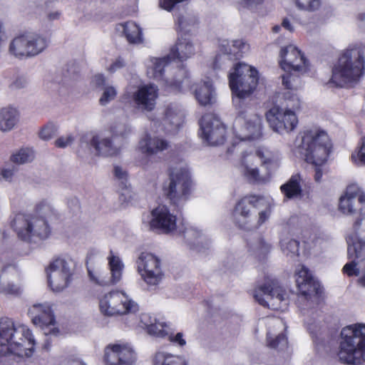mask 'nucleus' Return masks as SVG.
I'll return each mask as SVG.
<instances>
[{"label": "nucleus", "mask_w": 365, "mask_h": 365, "mask_svg": "<svg viewBox=\"0 0 365 365\" xmlns=\"http://www.w3.org/2000/svg\"><path fill=\"white\" fill-rule=\"evenodd\" d=\"M196 48L188 37H179L175 45L171 48L169 56L172 60L178 59L184 61L195 55Z\"/></svg>", "instance_id": "nucleus-32"}, {"label": "nucleus", "mask_w": 365, "mask_h": 365, "mask_svg": "<svg viewBox=\"0 0 365 365\" xmlns=\"http://www.w3.org/2000/svg\"><path fill=\"white\" fill-rule=\"evenodd\" d=\"M47 47L46 39L35 33H26L15 36L9 43V52L22 59L41 53Z\"/></svg>", "instance_id": "nucleus-15"}, {"label": "nucleus", "mask_w": 365, "mask_h": 365, "mask_svg": "<svg viewBox=\"0 0 365 365\" xmlns=\"http://www.w3.org/2000/svg\"><path fill=\"white\" fill-rule=\"evenodd\" d=\"M182 2L178 0H159V4L161 8L166 11H171L175 4Z\"/></svg>", "instance_id": "nucleus-57"}, {"label": "nucleus", "mask_w": 365, "mask_h": 365, "mask_svg": "<svg viewBox=\"0 0 365 365\" xmlns=\"http://www.w3.org/2000/svg\"><path fill=\"white\" fill-rule=\"evenodd\" d=\"M19 272L14 264L4 266L0 274V291L4 294L16 295L20 293L21 287L17 284Z\"/></svg>", "instance_id": "nucleus-28"}, {"label": "nucleus", "mask_w": 365, "mask_h": 365, "mask_svg": "<svg viewBox=\"0 0 365 365\" xmlns=\"http://www.w3.org/2000/svg\"><path fill=\"white\" fill-rule=\"evenodd\" d=\"M268 324L269 325H273L274 327H277L279 329L284 330L286 329L285 325L282 319L275 318L269 319Z\"/></svg>", "instance_id": "nucleus-61"}, {"label": "nucleus", "mask_w": 365, "mask_h": 365, "mask_svg": "<svg viewBox=\"0 0 365 365\" xmlns=\"http://www.w3.org/2000/svg\"><path fill=\"white\" fill-rule=\"evenodd\" d=\"M331 149L328 134L319 128H312L302 133L300 144L295 145L292 150L295 155H299L307 163L316 166L314 180L319 182L323 175L320 166L327 162Z\"/></svg>", "instance_id": "nucleus-3"}, {"label": "nucleus", "mask_w": 365, "mask_h": 365, "mask_svg": "<svg viewBox=\"0 0 365 365\" xmlns=\"http://www.w3.org/2000/svg\"><path fill=\"white\" fill-rule=\"evenodd\" d=\"M125 37L130 44L138 45L144 41L143 30L138 24L134 21H127L119 24L116 28Z\"/></svg>", "instance_id": "nucleus-35"}, {"label": "nucleus", "mask_w": 365, "mask_h": 365, "mask_svg": "<svg viewBox=\"0 0 365 365\" xmlns=\"http://www.w3.org/2000/svg\"><path fill=\"white\" fill-rule=\"evenodd\" d=\"M296 284L300 294L309 299L317 297L321 292L320 284L312 276V272L304 265H299L295 273Z\"/></svg>", "instance_id": "nucleus-25"}, {"label": "nucleus", "mask_w": 365, "mask_h": 365, "mask_svg": "<svg viewBox=\"0 0 365 365\" xmlns=\"http://www.w3.org/2000/svg\"><path fill=\"white\" fill-rule=\"evenodd\" d=\"M91 83H92V84H93L94 86H96L97 87H100V86L104 87L105 86H106V78L104 77V76L103 74H100V73L96 74L93 77V78L91 80Z\"/></svg>", "instance_id": "nucleus-59"}, {"label": "nucleus", "mask_w": 365, "mask_h": 365, "mask_svg": "<svg viewBox=\"0 0 365 365\" xmlns=\"http://www.w3.org/2000/svg\"><path fill=\"white\" fill-rule=\"evenodd\" d=\"M1 177L6 181H10L14 175V170L11 168H3L1 171Z\"/></svg>", "instance_id": "nucleus-62"}, {"label": "nucleus", "mask_w": 365, "mask_h": 365, "mask_svg": "<svg viewBox=\"0 0 365 365\" xmlns=\"http://www.w3.org/2000/svg\"><path fill=\"white\" fill-rule=\"evenodd\" d=\"M279 63L286 73L282 76L283 85L289 90L301 86L300 74L309 70V63L304 54L293 44L281 48Z\"/></svg>", "instance_id": "nucleus-9"}, {"label": "nucleus", "mask_w": 365, "mask_h": 365, "mask_svg": "<svg viewBox=\"0 0 365 365\" xmlns=\"http://www.w3.org/2000/svg\"><path fill=\"white\" fill-rule=\"evenodd\" d=\"M192 182L187 165L180 162L170 168L169 179L164 182V194L174 204L187 199L190 194Z\"/></svg>", "instance_id": "nucleus-10"}, {"label": "nucleus", "mask_w": 365, "mask_h": 365, "mask_svg": "<svg viewBox=\"0 0 365 365\" xmlns=\"http://www.w3.org/2000/svg\"><path fill=\"white\" fill-rule=\"evenodd\" d=\"M282 26L290 32H293L294 31V28L288 18H284L282 20Z\"/></svg>", "instance_id": "nucleus-64"}, {"label": "nucleus", "mask_w": 365, "mask_h": 365, "mask_svg": "<svg viewBox=\"0 0 365 365\" xmlns=\"http://www.w3.org/2000/svg\"><path fill=\"white\" fill-rule=\"evenodd\" d=\"M185 243L191 249H198L207 239L203 230L196 225H188L183 231Z\"/></svg>", "instance_id": "nucleus-36"}, {"label": "nucleus", "mask_w": 365, "mask_h": 365, "mask_svg": "<svg viewBox=\"0 0 365 365\" xmlns=\"http://www.w3.org/2000/svg\"><path fill=\"white\" fill-rule=\"evenodd\" d=\"M347 255L351 262L344 264L342 272L349 277H357L359 285L365 287V212L359 209V217L355 220L346 235Z\"/></svg>", "instance_id": "nucleus-5"}, {"label": "nucleus", "mask_w": 365, "mask_h": 365, "mask_svg": "<svg viewBox=\"0 0 365 365\" xmlns=\"http://www.w3.org/2000/svg\"><path fill=\"white\" fill-rule=\"evenodd\" d=\"M108 259L111 273L110 279H105L100 273L96 272L90 269H88L90 279L101 286L115 284L118 283L122 277L124 265L120 259L110 252Z\"/></svg>", "instance_id": "nucleus-27"}, {"label": "nucleus", "mask_w": 365, "mask_h": 365, "mask_svg": "<svg viewBox=\"0 0 365 365\" xmlns=\"http://www.w3.org/2000/svg\"><path fill=\"white\" fill-rule=\"evenodd\" d=\"M142 223L150 230L170 234L177 229V216L167 206L159 205L143 213Z\"/></svg>", "instance_id": "nucleus-17"}, {"label": "nucleus", "mask_w": 365, "mask_h": 365, "mask_svg": "<svg viewBox=\"0 0 365 365\" xmlns=\"http://www.w3.org/2000/svg\"><path fill=\"white\" fill-rule=\"evenodd\" d=\"M303 178L297 173L291 175L288 180L282 184L279 189L284 200H292L301 197L302 195Z\"/></svg>", "instance_id": "nucleus-34"}, {"label": "nucleus", "mask_w": 365, "mask_h": 365, "mask_svg": "<svg viewBox=\"0 0 365 365\" xmlns=\"http://www.w3.org/2000/svg\"><path fill=\"white\" fill-rule=\"evenodd\" d=\"M158 97L159 88L154 83H148L139 86L129 84L121 96V101L143 113H147L155 108Z\"/></svg>", "instance_id": "nucleus-12"}, {"label": "nucleus", "mask_w": 365, "mask_h": 365, "mask_svg": "<svg viewBox=\"0 0 365 365\" xmlns=\"http://www.w3.org/2000/svg\"><path fill=\"white\" fill-rule=\"evenodd\" d=\"M152 364L153 365H189L184 356L164 351H158L154 354Z\"/></svg>", "instance_id": "nucleus-40"}, {"label": "nucleus", "mask_w": 365, "mask_h": 365, "mask_svg": "<svg viewBox=\"0 0 365 365\" xmlns=\"http://www.w3.org/2000/svg\"><path fill=\"white\" fill-rule=\"evenodd\" d=\"M34 152L29 148H21L15 150L10 156V160L17 165L29 163L34 159Z\"/></svg>", "instance_id": "nucleus-43"}, {"label": "nucleus", "mask_w": 365, "mask_h": 365, "mask_svg": "<svg viewBox=\"0 0 365 365\" xmlns=\"http://www.w3.org/2000/svg\"><path fill=\"white\" fill-rule=\"evenodd\" d=\"M364 68L365 46L349 48L334 66L329 83L336 87L354 86L363 77Z\"/></svg>", "instance_id": "nucleus-6"}, {"label": "nucleus", "mask_w": 365, "mask_h": 365, "mask_svg": "<svg viewBox=\"0 0 365 365\" xmlns=\"http://www.w3.org/2000/svg\"><path fill=\"white\" fill-rule=\"evenodd\" d=\"M228 79L233 103L239 110L233 124L234 133L240 141L258 140L262 134V118L242 107L243 100L250 96L257 87L258 71L255 67L240 62L231 68Z\"/></svg>", "instance_id": "nucleus-1"}, {"label": "nucleus", "mask_w": 365, "mask_h": 365, "mask_svg": "<svg viewBox=\"0 0 365 365\" xmlns=\"http://www.w3.org/2000/svg\"><path fill=\"white\" fill-rule=\"evenodd\" d=\"M165 336L168 337L169 341L173 344L179 346H184L186 344V340L184 338V334L182 332L177 334L170 333V328L168 327V334Z\"/></svg>", "instance_id": "nucleus-53"}, {"label": "nucleus", "mask_w": 365, "mask_h": 365, "mask_svg": "<svg viewBox=\"0 0 365 365\" xmlns=\"http://www.w3.org/2000/svg\"><path fill=\"white\" fill-rule=\"evenodd\" d=\"M266 118L272 130L280 134L294 130L298 125L296 113L279 106L271 108L266 113Z\"/></svg>", "instance_id": "nucleus-21"}, {"label": "nucleus", "mask_w": 365, "mask_h": 365, "mask_svg": "<svg viewBox=\"0 0 365 365\" xmlns=\"http://www.w3.org/2000/svg\"><path fill=\"white\" fill-rule=\"evenodd\" d=\"M352 163L356 166H365V136L362 137L351 155Z\"/></svg>", "instance_id": "nucleus-46"}, {"label": "nucleus", "mask_w": 365, "mask_h": 365, "mask_svg": "<svg viewBox=\"0 0 365 365\" xmlns=\"http://www.w3.org/2000/svg\"><path fill=\"white\" fill-rule=\"evenodd\" d=\"M301 107V100L296 93L288 91L283 94V102L280 108L290 109L295 113Z\"/></svg>", "instance_id": "nucleus-45"}, {"label": "nucleus", "mask_w": 365, "mask_h": 365, "mask_svg": "<svg viewBox=\"0 0 365 365\" xmlns=\"http://www.w3.org/2000/svg\"><path fill=\"white\" fill-rule=\"evenodd\" d=\"M169 147V143L158 136H152L146 133L138 143L139 150L147 155H155L160 152L167 150Z\"/></svg>", "instance_id": "nucleus-33"}, {"label": "nucleus", "mask_w": 365, "mask_h": 365, "mask_svg": "<svg viewBox=\"0 0 365 365\" xmlns=\"http://www.w3.org/2000/svg\"><path fill=\"white\" fill-rule=\"evenodd\" d=\"M175 17L178 29L180 32L187 33L194 29L197 24L196 16L187 11H183L182 14L175 13Z\"/></svg>", "instance_id": "nucleus-42"}, {"label": "nucleus", "mask_w": 365, "mask_h": 365, "mask_svg": "<svg viewBox=\"0 0 365 365\" xmlns=\"http://www.w3.org/2000/svg\"><path fill=\"white\" fill-rule=\"evenodd\" d=\"M19 110L13 107L3 108L0 110V130L9 132L19 122Z\"/></svg>", "instance_id": "nucleus-39"}, {"label": "nucleus", "mask_w": 365, "mask_h": 365, "mask_svg": "<svg viewBox=\"0 0 365 365\" xmlns=\"http://www.w3.org/2000/svg\"><path fill=\"white\" fill-rule=\"evenodd\" d=\"M103 92L99 98L101 106H105L113 101L118 94L117 88L110 85H106L102 88Z\"/></svg>", "instance_id": "nucleus-47"}, {"label": "nucleus", "mask_w": 365, "mask_h": 365, "mask_svg": "<svg viewBox=\"0 0 365 365\" xmlns=\"http://www.w3.org/2000/svg\"><path fill=\"white\" fill-rule=\"evenodd\" d=\"M318 314H314V316H308L305 319V324L311 335L317 334V331L320 329V320L317 319Z\"/></svg>", "instance_id": "nucleus-50"}, {"label": "nucleus", "mask_w": 365, "mask_h": 365, "mask_svg": "<svg viewBox=\"0 0 365 365\" xmlns=\"http://www.w3.org/2000/svg\"><path fill=\"white\" fill-rule=\"evenodd\" d=\"M138 273L149 286L158 285L164 277L160 259L149 252H142L136 260Z\"/></svg>", "instance_id": "nucleus-19"}, {"label": "nucleus", "mask_w": 365, "mask_h": 365, "mask_svg": "<svg viewBox=\"0 0 365 365\" xmlns=\"http://www.w3.org/2000/svg\"><path fill=\"white\" fill-rule=\"evenodd\" d=\"M169 55L161 58L150 56L145 59L144 63L147 76L157 81H164L166 86L173 91H182V84L187 81L188 71L185 68H180L173 78H164L165 67L170 62Z\"/></svg>", "instance_id": "nucleus-13"}, {"label": "nucleus", "mask_w": 365, "mask_h": 365, "mask_svg": "<svg viewBox=\"0 0 365 365\" xmlns=\"http://www.w3.org/2000/svg\"><path fill=\"white\" fill-rule=\"evenodd\" d=\"M114 175L118 180L120 181L122 185L126 184L128 174L122 167L118 165H115L114 167Z\"/></svg>", "instance_id": "nucleus-56"}, {"label": "nucleus", "mask_w": 365, "mask_h": 365, "mask_svg": "<svg viewBox=\"0 0 365 365\" xmlns=\"http://www.w3.org/2000/svg\"><path fill=\"white\" fill-rule=\"evenodd\" d=\"M253 296L259 304L272 309L284 310L288 304L287 293L276 280H269L257 287Z\"/></svg>", "instance_id": "nucleus-16"}, {"label": "nucleus", "mask_w": 365, "mask_h": 365, "mask_svg": "<svg viewBox=\"0 0 365 365\" xmlns=\"http://www.w3.org/2000/svg\"><path fill=\"white\" fill-rule=\"evenodd\" d=\"M162 121L150 117L152 127L156 132L163 130L168 134H175L184 123L185 113L182 106L172 103L167 105L162 112Z\"/></svg>", "instance_id": "nucleus-18"}, {"label": "nucleus", "mask_w": 365, "mask_h": 365, "mask_svg": "<svg viewBox=\"0 0 365 365\" xmlns=\"http://www.w3.org/2000/svg\"><path fill=\"white\" fill-rule=\"evenodd\" d=\"M58 127L53 123L45 125L39 132V137L44 140L51 139L57 132Z\"/></svg>", "instance_id": "nucleus-51"}, {"label": "nucleus", "mask_w": 365, "mask_h": 365, "mask_svg": "<svg viewBox=\"0 0 365 365\" xmlns=\"http://www.w3.org/2000/svg\"><path fill=\"white\" fill-rule=\"evenodd\" d=\"M136 354L132 345L125 341L108 344L104 349L106 365H133Z\"/></svg>", "instance_id": "nucleus-22"}, {"label": "nucleus", "mask_w": 365, "mask_h": 365, "mask_svg": "<svg viewBox=\"0 0 365 365\" xmlns=\"http://www.w3.org/2000/svg\"><path fill=\"white\" fill-rule=\"evenodd\" d=\"M356 24L358 28L365 33V11L359 13L356 16Z\"/></svg>", "instance_id": "nucleus-60"}, {"label": "nucleus", "mask_w": 365, "mask_h": 365, "mask_svg": "<svg viewBox=\"0 0 365 365\" xmlns=\"http://www.w3.org/2000/svg\"><path fill=\"white\" fill-rule=\"evenodd\" d=\"M74 263L71 259L58 257L53 260L46 269L48 284L54 292L66 289L73 280Z\"/></svg>", "instance_id": "nucleus-14"}, {"label": "nucleus", "mask_w": 365, "mask_h": 365, "mask_svg": "<svg viewBox=\"0 0 365 365\" xmlns=\"http://www.w3.org/2000/svg\"><path fill=\"white\" fill-rule=\"evenodd\" d=\"M240 150L241 155V170L244 176L252 182H262L265 181V178L259 173V170L255 165V155L252 152L244 150L242 144L234 145L232 148H229L228 152L232 153L233 150Z\"/></svg>", "instance_id": "nucleus-26"}, {"label": "nucleus", "mask_w": 365, "mask_h": 365, "mask_svg": "<svg viewBox=\"0 0 365 365\" xmlns=\"http://www.w3.org/2000/svg\"><path fill=\"white\" fill-rule=\"evenodd\" d=\"M275 202L270 195H246L236 203L232 217L240 228H258L271 217Z\"/></svg>", "instance_id": "nucleus-4"}, {"label": "nucleus", "mask_w": 365, "mask_h": 365, "mask_svg": "<svg viewBox=\"0 0 365 365\" xmlns=\"http://www.w3.org/2000/svg\"><path fill=\"white\" fill-rule=\"evenodd\" d=\"M58 217V212L47 200L40 201L36 206L34 214L19 213L14 217L12 226L22 240L34 242L46 239L51 232L48 221Z\"/></svg>", "instance_id": "nucleus-2"}, {"label": "nucleus", "mask_w": 365, "mask_h": 365, "mask_svg": "<svg viewBox=\"0 0 365 365\" xmlns=\"http://www.w3.org/2000/svg\"><path fill=\"white\" fill-rule=\"evenodd\" d=\"M207 80L194 83L192 91L197 103L203 106L213 104L216 101V93L210 77Z\"/></svg>", "instance_id": "nucleus-30"}, {"label": "nucleus", "mask_w": 365, "mask_h": 365, "mask_svg": "<svg viewBox=\"0 0 365 365\" xmlns=\"http://www.w3.org/2000/svg\"><path fill=\"white\" fill-rule=\"evenodd\" d=\"M267 344L271 348L284 350L287 347V339L286 336L282 333L276 334L274 330L270 328L267 331Z\"/></svg>", "instance_id": "nucleus-44"}, {"label": "nucleus", "mask_w": 365, "mask_h": 365, "mask_svg": "<svg viewBox=\"0 0 365 365\" xmlns=\"http://www.w3.org/2000/svg\"><path fill=\"white\" fill-rule=\"evenodd\" d=\"M279 245L282 253L291 259L299 255V242L289 233L282 235Z\"/></svg>", "instance_id": "nucleus-41"}, {"label": "nucleus", "mask_w": 365, "mask_h": 365, "mask_svg": "<svg viewBox=\"0 0 365 365\" xmlns=\"http://www.w3.org/2000/svg\"><path fill=\"white\" fill-rule=\"evenodd\" d=\"M249 152H252L255 155V160H260L261 165L264 167L267 172L275 170L279 166L281 158L277 152L264 146L255 147Z\"/></svg>", "instance_id": "nucleus-31"}, {"label": "nucleus", "mask_w": 365, "mask_h": 365, "mask_svg": "<svg viewBox=\"0 0 365 365\" xmlns=\"http://www.w3.org/2000/svg\"><path fill=\"white\" fill-rule=\"evenodd\" d=\"M91 143L99 155L110 156L118 152V148L113 144L111 140L102 135H94Z\"/></svg>", "instance_id": "nucleus-38"}, {"label": "nucleus", "mask_w": 365, "mask_h": 365, "mask_svg": "<svg viewBox=\"0 0 365 365\" xmlns=\"http://www.w3.org/2000/svg\"><path fill=\"white\" fill-rule=\"evenodd\" d=\"M100 312L106 317H118L135 314L139 310L138 304L123 290H112L98 297Z\"/></svg>", "instance_id": "nucleus-11"}, {"label": "nucleus", "mask_w": 365, "mask_h": 365, "mask_svg": "<svg viewBox=\"0 0 365 365\" xmlns=\"http://www.w3.org/2000/svg\"><path fill=\"white\" fill-rule=\"evenodd\" d=\"M124 66V61L122 58H118L108 68V71L110 73H115L118 70L122 68Z\"/></svg>", "instance_id": "nucleus-58"}, {"label": "nucleus", "mask_w": 365, "mask_h": 365, "mask_svg": "<svg viewBox=\"0 0 365 365\" xmlns=\"http://www.w3.org/2000/svg\"><path fill=\"white\" fill-rule=\"evenodd\" d=\"M296 7L302 11H315L321 6V0H292Z\"/></svg>", "instance_id": "nucleus-48"}, {"label": "nucleus", "mask_w": 365, "mask_h": 365, "mask_svg": "<svg viewBox=\"0 0 365 365\" xmlns=\"http://www.w3.org/2000/svg\"><path fill=\"white\" fill-rule=\"evenodd\" d=\"M356 192L349 185L339 200V210L344 215L350 216L356 212L355 205Z\"/></svg>", "instance_id": "nucleus-37"}, {"label": "nucleus", "mask_w": 365, "mask_h": 365, "mask_svg": "<svg viewBox=\"0 0 365 365\" xmlns=\"http://www.w3.org/2000/svg\"><path fill=\"white\" fill-rule=\"evenodd\" d=\"M29 314L34 324L40 327L45 335H58L59 330L56 327L50 304H35L29 309Z\"/></svg>", "instance_id": "nucleus-24"}, {"label": "nucleus", "mask_w": 365, "mask_h": 365, "mask_svg": "<svg viewBox=\"0 0 365 365\" xmlns=\"http://www.w3.org/2000/svg\"><path fill=\"white\" fill-rule=\"evenodd\" d=\"M250 252L257 257H261L267 254L269 250L270 246L266 243L263 240H259L255 244L250 247Z\"/></svg>", "instance_id": "nucleus-49"}, {"label": "nucleus", "mask_w": 365, "mask_h": 365, "mask_svg": "<svg viewBox=\"0 0 365 365\" xmlns=\"http://www.w3.org/2000/svg\"><path fill=\"white\" fill-rule=\"evenodd\" d=\"M337 356L341 363L347 364L365 361V324H351L341 329Z\"/></svg>", "instance_id": "nucleus-8"}, {"label": "nucleus", "mask_w": 365, "mask_h": 365, "mask_svg": "<svg viewBox=\"0 0 365 365\" xmlns=\"http://www.w3.org/2000/svg\"><path fill=\"white\" fill-rule=\"evenodd\" d=\"M34 346L33 334L26 325H15L9 320L0 322V356L12 354L29 357L33 354Z\"/></svg>", "instance_id": "nucleus-7"}, {"label": "nucleus", "mask_w": 365, "mask_h": 365, "mask_svg": "<svg viewBox=\"0 0 365 365\" xmlns=\"http://www.w3.org/2000/svg\"><path fill=\"white\" fill-rule=\"evenodd\" d=\"M199 135L207 145H221L225 140L226 128L215 115L205 114L200 121Z\"/></svg>", "instance_id": "nucleus-20"}, {"label": "nucleus", "mask_w": 365, "mask_h": 365, "mask_svg": "<svg viewBox=\"0 0 365 365\" xmlns=\"http://www.w3.org/2000/svg\"><path fill=\"white\" fill-rule=\"evenodd\" d=\"M61 13L58 10H53L47 12L46 16L48 21H55L60 18Z\"/></svg>", "instance_id": "nucleus-63"}, {"label": "nucleus", "mask_w": 365, "mask_h": 365, "mask_svg": "<svg viewBox=\"0 0 365 365\" xmlns=\"http://www.w3.org/2000/svg\"><path fill=\"white\" fill-rule=\"evenodd\" d=\"M134 198V193L127 184L122 185L119 200L123 204H128Z\"/></svg>", "instance_id": "nucleus-52"}, {"label": "nucleus", "mask_w": 365, "mask_h": 365, "mask_svg": "<svg viewBox=\"0 0 365 365\" xmlns=\"http://www.w3.org/2000/svg\"><path fill=\"white\" fill-rule=\"evenodd\" d=\"M138 326L150 336L164 338L168 334V324L150 313L140 314Z\"/></svg>", "instance_id": "nucleus-29"}, {"label": "nucleus", "mask_w": 365, "mask_h": 365, "mask_svg": "<svg viewBox=\"0 0 365 365\" xmlns=\"http://www.w3.org/2000/svg\"><path fill=\"white\" fill-rule=\"evenodd\" d=\"M74 136L72 134H66L59 137L55 140V145L60 148H65L71 145L74 141Z\"/></svg>", "instance_id": "nucleus-54"}, {"label": "nucleus", "mask_w": 365, "mask_h": 365, "mask_svg": "<svg viewBox=\"0 0 365 365\" xmlns=\"http://www.w3.org/2000/svg\"><path fill=\"white\" fill-rule=\"evenodd\" d=\"M245 46V43L241 39L221 40L219 46L220 53L210 63L213 72L223 68L229 62L240 58Z\"/></svg>", "instance_id": "nucleus-23"}, {"label": "nucleus", "mask_w": 365, "mask_h": 365, "mask_svg": "<svg viewBox=\"0 0 365 365\" xmlns=\"http://www.w3.org/2000/svg\"><path fill=\"white\" fill-rule=\"evenodd\" d=\"M354 192H356V198L361 205H365V191L356 183L350 184Z\"/></svg>", "instance_id": "nucleus-55"}]
</instances>
